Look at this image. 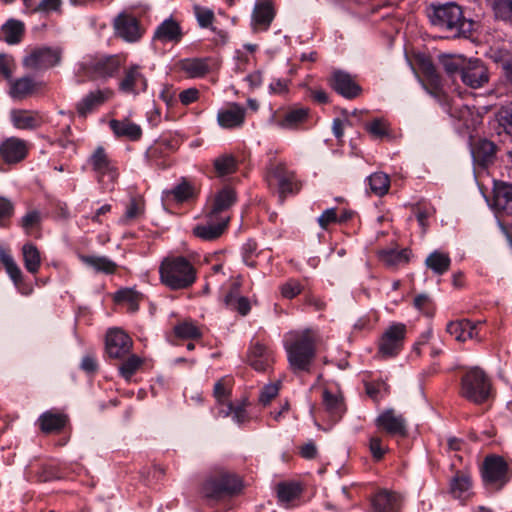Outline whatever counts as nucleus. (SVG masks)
<instances>
[{
  "mask_svg": "<svg viewBox=\"0 0 512 512\" xmlns=\"http://www.w3.org/2000/svg\"><path fill=\"white\" fill-rule=\"evenodd\" d=\"M284 348L293 373L310 372L317 353V338L312 330L290 332L286 336Z\"/></svg>",
  "mask_w": 512,
  "mask_h": 512,
  "instance_id": "obj_1",
  "label": "nucleus"
},
{
  "mask_svg": "<svg viewBox=\"0 0 512 512\" xmlns=\"http://www.w3.org/2000/svg\"><path fill=\"white\" fill-rule=\"evenodd\" d=\"M429 13L431 23L448 33L447 37L467 38L473 31L474 22L463 16V11L456 3L433 5Z\"/></svg>",
  "mask_w": 512,
  "mask_h": 512,
  "instance_id": "obj_2",
  "label": "nucleus"
},
{
  "mask_svg": "<svg viewBox=\"0 0 512 512\" xmlns=\"http://www.w3.org/2000/svg\"><path fill=\"white\" fill-rule=\"evenodd\" d=\"M159 273L162 283L173 290L186 289L196 280L194 266L182 256L165 258Z\"/></svg>",
  "mask_w": 512,
  "mask_h": 512,
  "instance_id": "obj_3",
  "label": "nucleus"
},
{
  "mask_svg": "<svg viewBox=\"0 0 512 512\" xmlns=\"http://www.w3.org/2000/svg\"><path fill=\"white\" fill-rule=\"evenodd\" d=\"M241 489V480L235 474L220 470L211 473L204 480L201 493L206 499L220 500L239 493Z\"/></svg>",
  "mask_w": 512,
  "mask_h": 512,
  "instance_id": "obj_4",
  "label": "nucleus"
},
{
  "mask_svg": "<svg viewBox=\"0 0 512 512\" xmlns=\"http://www.w3.org/2000/svg\"><path fill=\"white\" fill-rule=\"evenodd\" d=\"M460 394L475 404L486 402L491 396V383L485 372L478 367L467 371L461 379Z\"/></svg>",
  "mask_w": 512,
  "mask_h": 512,
  "instance_id": "obj_5",
  "label": "nucleus"
},
{
  "mask_svg": "<svg viewBox=\"0 0 512 512\" xmlns=\"http://www.w3.org/2000/svg\"><path fill=\"white\" fill-rule=\"evenodd\" d=\"M266 181L270 187L274 183L276 184L278 197L281 202H284L289 195L298 194L302 188V183L296 178V174L288 170L282 162H271L269 164Z\"/></svg>",
  "mask_w": 512,
  "mask_h": 512,
  "instance_id": "obj_6",
  "label": "nucleus"
},
{
  "mask_svg": "<svg viewBox=\"0 0 512 512\" xmlns=\"http://www.w3.org/2000/svg\"><path fill=\"white\" fill-rule=\"evenodd\" d=\"M405 336L404 324L395 323L389 326L379 339L377 355L384 359L397 356L403 348Z\"/></svg>",
  "mask_w": 512,
  "mask_h": 512,
  "instance_id": "obj_7",
  "label": "nucleus"
},
{
  "mask_svg": "<svg viewBox=\"0 0 512 512\" xmlns=\"http://www.w3.org/2000/svg\"><path fill=\"white\" fill-rule=\"evenodd\" d=\"M508 465L505 460L496 455L487 456L482 466V478L486 485L502 488L508 481Z\"/></svg>",
  "mask_w": 512,
  "mask_h": 512,
  "instance_id": "obj_8",
  "label": "nucleus"
},
{
  "mask_svg": "<svg viewBox=\"0 0 512 512\" xmlns=\"http://www.w3.org/2000/svg\"><path fill=\"white\" fill-rule=\"evenodd\" d=\"M133 341L123 330L114 328L106 334L105 350L109 358L124 360L131 352Z\"/></svg>",
  "mask_w": 512,
  "mask_h": 512,
  "instance_id": "obj_9",
  "label": "nucleus"
},
{
  "mask_svg": "<svg viewBox=\"0 0 512 512\" xmlns=\"http://www.w3.org/2000/svg\"><path fill=\"white\" fill-rule=\"evenodd\" d=\"M62 50L60 48L41 47L34 49L23 60V65L30 69H47L60 63Z\"/></svg>",
  "mask_w": 512,
  "mask_h": 512,
  "instance_id": "obj_10",
  "label": "nucleus"
},
{
  "mask_svg": "<svg viewBox=\"0 0 512 512\" xmlns=\"http://www.w3.org/2000/svg\"><path fill=\"white\" fill-rule=\"evenodd\" d=\"M462 82L473 88H481L489 81V73L487 67L479 59L466 60L462 72L460 74Z\"/></svg>",
  "mask_w": 512,
  "mask_h": 512,
  "instance_id": "obj_11",
  "label": "nucleus"
},
{
  "mask_svg": "<svg viewBox=\"0 0 512 512\" xmlns=\"http://www.w3.org/2000/svg\"><path fill=\"white\" fill-rule=\"evenodd\" d=\"M28 154V143L17 137H10L0 144V163L13 165L23 161Z\"/></svg>",
  "mask_w": 512,
  "mask_h": 512,
  "instance_id": "obj_12",
  "label": "nucleus"
},
{
  "mask_svg": "<svg viewBox=\"0 0 512 512\" xmlns=\"http://www.w3.org/2000/svg\"><path fill=\"white\" fill-rule=\"evenodd\" d=\"M376 425L388 435L405 437L407 435L406 419L395 413L393 409H387L376 419Z\"/></svg>",
  "mask_w": 512,
  "mask_h": 512,
  "instance_id": "obj_13",
  "label": "nucleus"
},
{
  "mask_svg": "<svg viewBox=\"0 0 512 512\" xmlns=\"http://www.w3.org/2000/svg\"><path fill=\"white\" fill-rule=\"evenodd\" d=\"M89 162L92 165L93 170L96 172L99 182H113L117 178L118 174L115 168L111 165L103 147L99 146L96 148L94 153L91 155Z\"/></svg>",
  "mask_w": 512,
  "mask_h": 512,
  "instance_id": "obj_14",
  "label": "nucleus"
},
{
  "mask_svg": "<svg viewBox=\"0 0 512 512\" xmlns=\"http://www.w3.org/2000/svg\"><path fill=\"white\" fill-rule=\"evenodd\" d=\"M480 323L468 319L451 321L447 324L446 331L459 342H465L468 339H475L480 342L481 338L478 335V325Z\"/></svg>",
  "mask_w": 512,
  "mask_h": 512,
  "instance_id": "obj_15",
  "label": "nucleus"
},
{
  "mask_svg": "<svg viewBox=\"0 0 512 512\" xmlns=\"http://www.w3.org/2000/svg\"><path fill=\"white\" fill-rule=\"evenodd\" d=\"M114 26L117 34L128 42L138 41L142 36L138 20L131 15H118Z\"/></svg>",
  "mask_w": 512,
  "mask_h": 512,
  "instance_id": "obj_16",
  "label": "nucleus"
},
{
  "mask_svg": "<svg viewBox=\"0 0 512 512\" xmlns=\"http://www.w3.org/2000/svg\"><path fill=\"white\" fill-rule=\"evenodd\" d=\"M207 223L197 225L193 228V234L205 241H213L217 238H219L224 230L226 229L230 218L229 217H220L218 220L215 218L211 220L207 216Z\"/></svg>",
  "mask_w": 512,
  "mask_h": 512,
  "instance_id": "obj_17",
  "label": "nucleus"
},
{
  "mask_svg": "<svg viewBox=\"0 0 512 512\" xmlns=\"http://www.w3.org/2000/svg\"><path fill=\"white\" fill-rule=\"evenodd\" d=\"M183 38L182 28L178 21L170 17L165 19L155 30L154 41L161 43H179Z\"/></svg>",
  "mask_w": 512,
  "mask_h": 512,
  "instance_id": "obj_18",
  "label": "nucleus"
},
{
  "mask_svg": "<svg viewBox=\"0 0 512 512\" xmlns=\"http://www.w3.org/2000/svg\"><path fill=\"white\" fill-rule=\"evenodd\" d=\"M331 87L345 98H356L360 92V86L352 79V77L342 71L334 72L331 79Z\"/></svg>",
  "mask_w": 512,
  "mask_h": 512,
  "instance_id": "obj_19",
  "label": "nucleus"
},
{
  "mask_svg": "<svg viewBox=\"0 0 512 512\" xmlns=\"http://www.w3.org/2000/svg\"><path fill=\"white\" fill-rule=\"evenodd\" d=\"M497 146L490 140L480 139L471 149L473 160L482 167H488L496 158Z\"/></svg>",
  "mask_w": 512,
  "mask_h": 512,
  "instance_id": "obj_20",
  "label": "nucleus"
},
{
  "mask_svg": "<svg viewBox=\"0 0 512 512\" xmlns=\"http://www.w3.org/2000/svg\"><path fill=\"white\" fill-rule=\"evenodd\" d=\"M236 199V192L230 187H224L216 194L208 217L211 220L214 218L218 220V218L223 217L222 213L229 209L236 202Z\"/></svg>",
  "mask_w": 512,
  "mask_h": 512,
  "instance_id": "obj_21",
  "label": "nucleus"
},
{
  "mask_svg": "<svg viewBox=\"0 0 512 512\" xmlns=\"http://www.w3.org/2000/svg\"><path fill=\"white\" fill-rule=\"evenodd\" d=\"M68 421L66 414L53 411H46L38 418L40 430L45 434L60 432Z\"/></svg>",
  "mask_w": 512,
  "mask_h": 512,
  "instance_id": "obj_22",
  "label": "nucleus"
},
{
  "mask_svg": "<svg viewBox=\"0 0 512 512\" xmlns=\"http://www.w3.org/2000/svg\"><path fill=\"white\" fill-rule=\"evenodd\" d=\"M11 120L16 128L23 130L37 129L43 123V118L38 112L21 109L11 112Z\"/></svg>",
  "mask_w": 512,
  "mask_h": 512,
  "instance_id": "obj_23",
  "label": "nucleus"
},
{
  "mask_svg": "<svg viewBox=\"0 0 512 512\" xmlns=\"http://www.w3.org/2000/svg\"><path fill=\"white\" fill-rule=\"evenodd\" d=\"M400 502V495L387 490L379 491L371 500L374 512H396Z\"/></svg>",
  "mask_w": 512,
  "mask_h": 512,
  "instance_id": "obj_24",
  "label": "nucleus"
},
{
  "mask_svg": "<svg viewBox=\"0 0 512 512\" xmlns=\"http://www.w3.org/2000/svg\"><path fill=\"white\" fill-rule=\"evenodd\" d=\"M245 119V109L240 105L233 103L226 109L218 112L217 120L223 128L239 127L243 124Z\"/></svg>",
  "mask_w": 512,
  "mask_h": 512,
  "instance_id": "obj_25",
  "label": "nucleus"
},
{
  "mask_svg": "<svg viewBox=\"0 0 512 512\" xmlns=\"http://www.w3.org/2000/svg\"><path fill=\"white\" fill-rule=\"evenodd\" d=\"M120 67V60L117 56H108L96 59L89 64V71L96 78L113 76Z\"/></svg>",
  "mask_w": 512,
  "mask_h": 512,
  "instance_id": "obj_26",
  "label": "nucleus"
},
{
  "mask_svg": "<svg viewBox=\"0 0 512 512\" xmlns=\"http://www.w3.org/2000/svg\"><path fill=\"white\" fill-rule=\"evenodd\" d=\"M112 95L113 92L109 89L90 92L77 104L79 115L85 117L89 112L107 101Z\"/></svg>",
  "mask_w": 512,
  "mask_h": 512,
  "instance_id": "obj_27",
  "label": "nucleus"
},
{
  "mask_svg": "<svg viewBox=\"0 0 512 512\" xmlns=\"http://www.w3.org/2000/svg\"><path fill=\"white\" fill-rule=\"evenodd\" d=\"M249 364L257 371H265L273 361L272 353L264 345L256 343L248 355Z\"/></svg>",
  "mask_w": 512,
  "mask_h": 512,
  "instance_id": "obj_28",
  "label": "nucleus"
},
{
  "mask_svg": "<svg viewBox=\"0 0 512 512\" xmlns=\"http://www.w3.org/2000/svg\"><path fill=\"white\" fill-rule=\"evenodd\" d=\"M494 206L498 210L512 213V184L505 182L495 183Z\"/></svg>",
  "mask_w": 512,
  "mask_h": 512,
  "instance_id": "obj_29",
  "label": "nucleus"
},
{
  "mask_svg": "<svg viewBox=\"0 0 512 512\" xmlns=\"http://www.w3.org/2000/svg\"><path fill=\"white\" fill-rule=\"evenodd\" d=\"M110 128L117 137H126L132 141H136L142 136V129L139 125L128 120H111Z\"/></svg>",
  "mask_w": 512,
  "mask_h": 512,
  "instance_id": "obj_30",
  "label": "nucleus"
},
{
  "mask_svg": "<svg viewBox=\"0 0 512 512\" xmlns=\"http://www.w3.org/2000/svg\"><path fill=\"white\" fill-rule=\"evenodd\" d=\"M472 481L468 474L458 471L450 481V493L456 499H464L470 494Z\"/></svg>",
  "mask_w": 512,
  "mask_h": 512,
  "instance_id": "obj_31",
  "label": "nucleus"
},
{
  "mask_svg": "<svg viewBox=\"0 0 512 512\" xmlns=\"http://www.w3.org/2000/svg\"><path fill=\"white\" fill-rule=\"evenodd\" d=\"M9 95L13 99L22 100L28 97L36 88V83L30 77H21L16 80H9Z\"/></svg>",
  "mask_w": 512,
  "mask_h": 512,
  "instance_id": "obj_32",
  "label": "nucleus"
},
{
  "mask_svg": "<svg viewBox=\"0 0 512 512\" xmlns=\"http://www.w3.org/2000/svg\"><path fill=\"white\" fill-rule=\"evenodd\" d=\"M489 58L500 65L506 81L512 85V54L504 49H491Z\"/></svg>",
  "mask_w": 512,
  "mask_h": 512,
  "instance_id": "obj_33",
  "label": "nucleus"
},
{
  "mask_svg": "<svg viewBox=\"0 0 512 512\" xmlns=\"http://www.w3.org/2000/svg\"><path fill=\"white\" fill-rule=\"evenodd\" d=\"M425 265L434 274L443 275L450 269L451 259L447 253L436 250L427 256Z\"/></svg>",
  "mask_w": 512,
  "mask_h": 512,
  "instance_id": "obj_34",
  "label": "nucleus"
},
{
  "mask_svg": "<svg viewBox=\"0 0 512 512\" xmlns=\"http://www.w3.org/2000/svg\"><path fill=\"white\" fill-rule=\"evenodd\" d=\"M138 82L145 84V78L140 72V66L132 65L124 72V77L119 83V89L124 93L136 94V85Z\"/></svg>",
  "mask_w": 512,
  "mask_h": 512,
  "instance_id": "obj_35",
  "label": "nucleus"
},
{
  "mask_svg": "<svg viewBox=\"0 0 512 512\" xmlns=\"http://www.w3.org/2000/svg\"><path fill=\"white\" fill-rule=\"evenodd\" d=\"M24 31V24L15 19H9L1 28L3 40L10 45L20 43L23 38Z\"/></svg>",
  "mask_w": 512,
  "mask_h": 512,
  "instance_id": "obj_36",
  "label": "nucleus"
},
{
  "mask_svg": "<svg viewBox=\"0 0 512 512\" xmlns=\"http://www.w3.org/2000/svg\"><path fill=\"white\" fill-rule=\"evenodd\" d=\"M80 260L98 273L113 274L117 264L105 256L80 255Z\"/></svg>",
  "mask_w": 512,
  "mask_h": 512,
  "instance_id": "obj_37",
  "label": "nucleus"
},
{
  "mask_svg": "<svg viewBox=\"0 0 512 512\" xmlns=\"http://www.w3.org/2000/svg\"><path fill=\"white\" fill-rule=\"evenodd\" d=\"M179 67L191 78L202 77L209 72L207 60L202 58L181 60Z\"/></svg>",
  "mask_w": 512,
  "mask_h": 512,
  "instance_id": "obj_38",
  "label": "nucleus"
},
{
  "mask_svg": "<svg viewBox=\"0 0 512 512\" xmlns=\"http://www.w3.org/2000/svg\"><path fill=\"white\" fill-rule=\"evenodd\" d=\"M438 61L446 74L450 78H454L455 75L461 74L466 59L461 55L441 54L438 56Z\"/></svg>",
  "mask_w": 512,
  "mask_h": 512,
  "instance_id": "obj_39",
  "label": "nucleus"
},
{
  "mask_svg": "<svg viewBox=\"0 0 512 512\" xmlns=\"http://www.w3.org/2000/svg\"><path fill=\"white\" fill-rule=\"evenodd\" d=\"M323 404L333 421H338L345 412L343 399L328 390L323 392Z\"/></svg>",
  "mask_w": 512,
  "mask_h": 512,
  "instance_id": "obj_40",
  "label": "nucleus"
},
{
  "mask_svg": "<svg viewBox=\"0 0 512 512\" xmlns=\"http://www.w3.org/2000/svg\"><path fill=\"white\" fill-rule=\"evenodd\" d=\"M273 18L274 11L271 3L265 1L255 6L253 19L256 24L261 25L266 29L272 22Z\"/></svg>",
  "mask_w": 512,
  "mask_h": 512,
  "instance_id": "obj_41",
  "label": "nucleus"
},
{
  "mask_svg": "<svg viewBox=\"0 0 512 512\" xmlns=\"http://www.w3.org/2000/svg\"><path fill=\"white\" fill-rule=\"evenodd\" d=\"M25 268L30 273H37L40 267V253L33 244H25L22 248Z\"/></svg>",
  "mask_w": 512,
  "mask_h": 512,
  "instance_id": "obj_42",
  "label": "nucleus"
},
{
  "mask_svg": "<svg viewBox=\"0 0 512 512\" xmlns=\"http://www.w3.org/2000/svg\"><path fill=\"white\" fill-rule=\"evenodd\" d=\"M308 111L309 110L306 108L290 110L285 113L284 117L279 120L278 124L282 128H295L307 119Z\"/></svg>",
  "mask_w": 512,
  "mask_h": 512,
  "instance_id": "obj_43",
  "label": "nucleus"
},
{
  "mask_svg": "<svg viewBox=\"0 0 512 512\" xmlns=\"http://www.w3.org/2000/svg\"><path fill=\"white\" fill-rule=\"evenodd\" d=\"M419 68L432 89L438 90L441 86V78L432 61L430 59H422L419 63Z\"/></svg>",
  "mask_w": 512,
  "mask_h": 512,
  "instance_id": "obj_44",
  "label": "nucleus"
},
{
  "mask_svg": "<svg viewBox=\"0 0 512 512\" xmlns=\"http://www.w3.org/2000/svg\"><path fill=\"white\" fill-rule=\"evenodd\" d=\"M369 186L371 191L377 196L385 195L390 187L389 176L382 172H377L369 176Z\"/></svg>",
  "mask_w": 512,
  "mask_h": 512,
  "instance_id": "obj_45",
  "label": "nucleus"
},
{
  "mask_svg": "<svg viewBox=\"0 0 512 512\" xmlns=\"http://www.w3.org/2000/svg\"><path fill=\"white\" fill-rule=\"evenodd\" d=\"M380 258L384 264L389 267H394L400 264L408 263L410 259V251L403 249L401 251L389 250L383 251L380 254Z\"/></svg>",
  "mask_w": 512,
  "mask_h": 512,
  "instance_id": "obj_46",
  "label": "nucleus"
},
{
  "mask_svg": "<svg viewBox=\"0 0 512 512\" xmlns=\"http://www.w3.org/2000/svg\"><path fill=\"white\" fill-rule=\"evenodd\" d=\"M496 19L512 21V0H488Z\"/></svg>",
  "mask_w": 512,
  "mask_h": 512,
  "instance_id": "obj_47",
  "label": "nucleus"
},
{
  "mask_svg": "<svg viewBox=\"0 0 512 512\" xmlns=\"http://www.w3.org/2000/svg\"><path fill=\"white\" fill-rule=\"evenodd\" d=\"M214 168L219 177L226 176L236 171L237 162L232 155H221L214 160Z\"/></svg>",
  "mask_w": 512,
  "mask_h": 512,
  "instance_id": "obj_48",
  "label": "nucleus"
},
{
  "mask_svg": "<svg viewBox=\"0 0 512 512\" xmlns=\"http://www.w3.org/2000/svg\"><path fill=\"white\" fill-rule=\"evenodd\" d=\"M145 210V202L144 199L141 196L138 197H132L130 199V202L126 208V212L124 214V217L122 221L124 223H128L132 220H135L139 218L141 215H143Z\"/></svg>",
  "mask_w": 512,
  "mask_h": 512,
  "instance_id": "obj_49",
  "label": "nucleus"
},
{
  "mask_svg": "<svg viewBox=\"0 0 512 512\" xmlns=\"http://www.w3.org/2000/svg\"><path fill=\"white\" fill-rule=\"evenodd\" d=\"M122 361L119 372L126 380H129L143 363L139 356L131 353Z\"/></svg>",
  "mask_w": 512,
  "mask_h": 512,
  "instance_id": "obj_50",
  "label": "nucleus"
},
{
  "mask_svg": "<svg viewBox=\"0 0 512 512\" xmlns=\"http://www.w3.org/2000/svg\"><path fill=\"white\" fill-rule=\"evenodd\" d=\"M301 489L295 483H279L277 485V495L281 502H290L299 496Z\"/></svg>",
  "mask_w": 512,
  "mask_h": 512,
  "instance_id": "obj_51",
  "label": "nucleus"
},
{
  "mask_svg": "<svg viewBox=\"0 0 512 512\" xmlns=\"http://www.w3.org/2000/svg\"><path fill=\"white\" fill-rule=\"evenodd\" d=\"M141 298V293L130 288L121 289L115 294V301L128 302L130 304V310L133 312L138 309V302Z\"/></svg>",
  "mask_w": 512,
  "mask_h": 512,
  "instance_id": "obj_52",
  "label": "nucleus"
},
{
  "mask_svg": "<svg viewBox=\"0 0 512 512\" xmlns=\"http://www.w3.org/2000/svg\"><path fill=\"white\" fill-rule=\"evenodd\" d=\"M499 126L512 137V102L501 106L496 114Z\"/></svg>",
  "mask_w": 512,
  "mask_h": 512,
  "instance_id": "obj_53",
  "label": "nucleus"
},
{
  "mask_svg": "<svg viewBox=\"0 0 512 512\" xmlns=\"http://www.w3.org/2000/svg\"><path fill=\"white\" fill-rule=\"evenodd\" d=\"M175 334L184 339H196L201 337V332L192 323L184 322L175 327Z\"/></svg>",
  "mask_w": 512,
  "mask_h": 512,
  "instance_id": "obj_54",
  "label": "nucleus"
},
{
  "mask_svg": "<svg viewBox=\"0 0 512 512\" xmlns=\"http://www.w3.org/2000/svg\"><path fill=\"white\" fill-rule=\"evenodd\" d=\"M2 262L5 266V269L7 273L9 274L10 278L13 280V282L18 285L20 282H22V272L16 262L13 260L11 256H3Z\"/></svg>",
  "mask_w": 512,
  "mask_h": 512,
  "instance_id": "obj_55",
  "label": "nucleus"
},
{
  "mask_svg": "<svg viewBox=\"0 0 512 512\" xmlns=\"http://www.w3.org/2000/svg\"><path fill=\"white\" fill-rule=\"evenodd\" d=\"M367 131L375 138H382L388 134L387 124L381 119H375L366 125Z\"/></svg>",
  "mask_w": 512,
  "mask_h": 512,
  "instance_id": "obj_56",
  "label": "nucleus"
},
{
  "mask_svg": "<svg viewBox=\"0 0 512 512\" xmlns=\"http://www.w3.org/2000/svg\"><path fill=\"white\" fill-rule=\"evenodd\" d=\"M369 449H370V452H371L373 458L376 461H380L384 457L385 453L387 452V448L382 445L381 438H379L377 436L371 437L370 442H369Z\"/></svg>",
  "mask_w": 512,
  "mask_h": 512,
  "instance_id": "obj_57",
  "label": "nucleus"
},
{
  "mask_svg": "<svg viewBox=\"0 0 512 512\" xmlns=\"http://www.w3.org/2000/svg\"><path fill=\"white\" fill-rule=\"evenodd\" d=\"M15 67L14 59L11 56L0 54V74L10 80Z\"/></svg>",
  "mask_w": 512,
  "mask_h": 512,
  "instance_id": "obj_58",
  "label": "nucleus"
},
{
  "mask_svg": "<svg viewBox=\"0 0 512 512\" xmlns=\"http://www.w3.org/2000/svg\"><path fill=\"white\" fill-rule=\"evenodd\" d=\"M177 201H184L192 195V187L186 181L175 186L170 192Z\"/></svg>",
  "mask_w": 512,
  "mask_h": 512,
  "instance_id": "obj_59",
  "label": "nucleus"
},
{
  "mask_svg": "<svg viewBox=\"0 0 512 512\" xmlns=\"http://www.w3.org/2000/svg\"><path fill=\"white\" fill-rule=\"evenodd\" d=\"M278 392H279V384H277V383L268 384L263 387V389L260 393V396H259V401L263 405H267L268 403L271 402V400L273 398H275L278 395Z\"/></svg>",
  "mask_w": 512,
  "mask_h": 512,
  "instance_id": "obj_60",
  "label": "nucleus"
},
{
  "mask_svg": "<svg viewBox=\"0 0 512 512\" xmlns=\"http://www.w3.org/2000/svg\"><path fill=\"white\" fill-rule=\"evenodd\" d=\"M195 14L201 27H208L212 24L214 14L212 10L195 7Z\"/></svg>",
  "mask_w": 512,
  "mask_h": 512,
  "instance_id": "obj_61",
  "label": "nucleus"
},
{
  "mask_svg": "<svg viewBox=\"0 0 512 512\" xmlns=\"http://www.w3.org/2000/svg\"><path fill=\"white\" fill-rule=\"evenodd\" d=\"M301 292V285L295 280H290L281 288L283 297L292 299Z\"/></svg>",
  "mask_w": 512,
  "mask_h": 512,
  "instance_id": "obj_62",
  "label": "nucleus"
},
{
  "mask_svg": "<svg viewBox=\"0 0 512 512\" xmlns=\"http://www.w3.org/2000/svg\"><path fill=\"white\" fill-rule=\"evenodd\" d=\"M338 220L336 209L330 208L325 210L321 216L318 218V223L321 228L327 229L328 225L334 223Z\"/></svg>",
  "mask_w": 512,
  "mask_h": 512,
  "instance_id": "obj_63",
  "label": "nucleus"
},
{
  "mask_svg": "<svg viewBox=\"0 0 512 512\" xmlns=\"http://www.w3.org/2000/svg\"><path fill=\"white\" fill-rule=\"evenodd\" d=\"M40 220V213L38 211H31L22 218L21 226L28 231L32 227L38 225Z\"/></svg>",
  "mask_w": 512,
  "mask_h": 512,
  "instance_id": "obj_64",
  "label": "nucleus"
}]
</instances>
